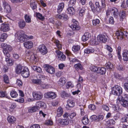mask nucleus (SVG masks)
<instances>
[{"instance_id": "nucleus-23", "label": "nucleus", "mask_w": 128, "mask_h": 128, "mask_svg": "<svg viewBox=\"0 0 128 128\" xmlns=\"http://www.w3.org/2000/svg\"><path fill=\"white\" fill-rule=\"evenodd\" d=\"M123 59L124 61H128V50H124L122 53Z\"/></svg>"}, {"instance_id": "nucleus-4", "label": "nucleus", "mask_w": 128, "mask_h": 128, "mask_svg": "<svg viewBox=\"0 0 128 128\" xmlns=\"http://www.w3.org/2000/svg\"><path fill=\"white\" fill-rule=\"evenodd\" d=\"M116 100L117 103L118 104H120L123 106L124 107L128 106V100L124 99L122 96H118Z\"/></svg>"}, {"instance_id": "nucleus-50", "label": "nucleus", "mask_w": 128, "mask_h": 128, "mask_svg": "<svg viewBox=\"0 0 128 128\" xmlns=\"http://www.w3.org/2000/svg\"><path fill=\"white\" fill-rule=\"evenodd\" d=\"M24 18L26 22L28 23L31 22V17L28 15L26 14L24 16Z\"/></svg>"}, {"instance_id": "nucleus-54", "label": "nucleus", "mask_w": 128, "mask_h": 128, "mask_svg": "<svg viewBox=\"0 0 128 128\" xmlns=\"http://www.w3.org/2000/svg\"><path fill=\"white\" fill-rule=\"evenodd\" d=\"M70 27L72 30H79L80 28L78 24L76 25H71Z\"/></svg>"}, {"instance_id": "nucleus-35", "label": "nucleus", "mask_w": 128, "mask_h": 128, "mask_svg": "<svg viewBox=\"0 0 128 128\" xmlns=\"http://www.w3.org/2000/svg\"><path fill=\"white\" fill-rule=\"evenodd\" d=\"M32 68L34 70H36L37 72H40L42 71V68L40 67L35 66H31Z\"/></svg>"}, {"instance_id": "nucleus-64", "label": "nucleus", "mask_w": 128, "mask_h": 128, "mask_svg": "<svg viewBox=\"0 0 128 128\" xmlns=\"http://www.w3.org/2000/svg\"><path fill=\"white\" fill-rule=\"evenodd\" d=\"M30 128H40V126L38 124H34L31 126H30Z\"/></svg>"}, {"instance_id": "nucleus-38", "label": "nucleus", "mask_w": 128, "mask_h": 128, "mask_svg": "<svg viewBox=\"0 0 128 128\" xmlns=\"http://www.w3.org/2000/svg\"><path fill=\"white\" fill-rule=\"evenodd\" d=\"M82 122L84 124L86 125L88 123L89 121L87 117L86 116L83 118Z\"/></svg>"}, {"instance_id": "nucleus-41", "label": "nucleus", "mask_w": 128, "mask_h": 128, "mask_svg": "<svg viewBox=\"0 0 128 128\" xmlns=\"http://www.w3.org/2000/svg\"><path fill=\"white\" fill-rule=\"evenodd\" d=\"M66 86L67 89L72 88L74 87V85L70 81L68 82L66 84Z\"/></svg>"}, {"instance_id": "nucleus-58", "label": "nucleus", "mask_w": 128, "mask_h": 128, "mask_svg": "<svg viewBox=\"0 0 128 128\" xmlns=\"http://www.w3.org/2000/svg\"><path fill=\"white\" fill-rule=\"evenodd\" d=\"M4 80L5 82L6 83H9V78L6 75H4L3 76Z\"/></svg>"}, {"instance_id": "nucleus-36", "label": "nucleus", "mask_w": 128, "mask_h": 128, "mask_svg": "<svg viewBox=\"0 0 128 128\" xmlns=\"http://www.w3.org/2000/svg\"><path fill=\"white\" fill-rule=\"evenodd\" d=\"M86 9L84 7H82L79 10V14L80 17H82L84 14Z\"/></svg>"}, {"instance_id": "nucleus-5", "label": "nucleus", "mask_w": 128, "mask_h": 128, "mask_svg": "<svg viewBox=\"0 0 128 128\" xmlns=\"http://www.w3.org/2000/svg\"><path fill=\"white\" fill-rule=\"evenodd\" d=\"M44 96L47 98L53 99L56 97V95L55 92L50 91L45 93Z\"/></svg>"}, {"instance_id": "nucleus-49", "label": "nucleus", "mask_w": 128, "mask_h": 128, "mask_svg": "<svg viewBox=\"0 0 128 128\" xmlns=\"http://www.w3.org/2000/svg\"><path fill=\"white\" fill-rule=\"evenodd\" d=\"M74 67L76 70H78L79 69L82 70V65L80 63L76 64L74 66Z\"/></svg>"}, {"instance_id": "nucleus-21", "label": "nucleus", "mask_w": 128, "mask_h": 128, "mask_svg": "<svg viewBox=\"0 0 128 128\" xmlns=\"http://www.w3.org/2000/svg\"><path fill=\"white\" fill-rule=\"evenodd\" d=\"M90 36V33L88 32L85 33L82 37V40L84 42H86L88 40Z\"/></svg>"}, {"instance_id": "nucleus-45", "label": "nucleus", "mask_w": 128, "mask_h": 128, "mask_svg": "<svg viewBox=\"0 0 128 128\" xmlns=\"http://www.w3.org/2000/svg\"><path fill=\"white\" fill-rule=\"evenodd\" d=\"M66 53L69 59H70L71 58V57L73 56V54L70 51L68 50H66Z\"/></svg>"}, {"instance_id": "nucleus-42", "label": "nucleus", "mask_w": 128, "mask_h": 128, "mask_svg": "<svg viewBox=\"0 0 128 128\" xmlns=\"http://www.w3.org/2000/svg\"><path fill=\"white\" fill-rule=\"evenodd\" d=\"M98 68L99 67L93 66H91L90 69L92 71L94 72H96L97 73Z\"/></svg>"}, {"instance_id": "nucleus-29", "label": "nucleus", "mask_w": 128, "mask_h": 128, "mask_svg": "<svg viewBox=\"0 0 128 128\" xmlns=\"http://www.w3.org/2000/svg\"><path fill=\"white\" fill-rule=\"evenodd\" d=\"M23 69L22 66L20 65H18L16 68V73L18 74H21Z\"/></svg>"}, {"instance_id": "nucleus-6", "label": "nucleus", "mask_w": 128, "mask_h": 128, "mask_svg": "<svg viewBox=\"0 0 128 128\" xmlns=\"http://www.w3.org/2000/svg\"><path fill=\"white\" fill-rule=\"evenodd\" d=\"M38 50L43 55L45 54L48 52L47 48L44 44L39 45L38 47Z\"/></svg>"}, {"instance_id": "nucleus-1", "label": "nucleus", "mask_w": 128, "mask_h": 128, "mask_svg": "<svg viewBox=\"0 0 128 128\" xmlns=\"http://www.w3.org/2000/svg\"><path fill=\"white\" fill-rule=\"evenodd\" d=\"M1 48L3 49V53L6 56V61L7 62L9 60L10 56L8 52H11L12 50V48L10 45L4 43L1 44Z\"/></svg>"}, {"instance_id": "nucleus-33", "label": "nucleus", "mask_w": 128, "mask_h": 128, "mask_svg": "<svg viewBox=\"0 0 128 128\" xmlns=\"http://www.w3.org/2000/svg\"><path fill=\"white\" fill-rule=\"evenodd\" d=\"M80 47L79 46L77 45L73 46L72 48V50L74 53L76 54L80 50Z\"/></svg>"}, {"instance_id": "nucleus-52", "label": "nucleus", "mask_w": 128, "mask_h": 128, "mask_svg": "<svg viewBox=\"0 0 128 128\" xmlns=\"http://www.w3.org/2000/svg\"><path fill=\"white\" fill-rule=\"evenodd\" d=\"M36 16L38 19L42 20H43L44 18V16L39 12H36Z\"/></svg>"}, {"instance_id": "nucleus-31", "label": "nucleus", "mask_w": 128, "mask_h": 128, "mask_svg": "<svg viewBox=\"0 0 128 128\" xmlns=\"http://www.w3.org/2000/svg\"><path fill=\"white\" fill-rule=\"evenodd\" d=\"M94 48H87L84 50V52L87 54L92 53L94 52Z\"/></svg>"}, {"instance_id": "nucleus-9", "label": "nucleus", "mask_w": 128, "mask_h": 128, "mask_svg": "<svg viewBox=\"0 0 128 128\" xmlns=\"http://www.w3.org/2000/svg\"><path fill=\"white\" fill-rule=\"evenodd\" d=\"M56 56L60 60L62 61L66 59V56L62 52L58 50H56Z\"/></svg>"}, {"instance_id": "nucleus-51", "label": "nucleus", "mask_w": 128, "mask_h": 128, "mask_svg": "<svg viewBox=\"0 0 128 128\" xmlns=\"http://www.w3.org/2000/svg\"><path fill=\"white\" fill-rule=\"evenodd\" d=\"M38 110V108L35 106L30 108L28 109V111L30 112H33L36 111Z\"/></svg>"}, {"instance_id": "nucleus-61", "label": "nucleus", "mask_w": 128, "mask_h": 128, "mask_svg": "<svg viewBox=\"0 0 128 128\" xmlns=\"http://www.w3.org/2000/svg\"><path fill=\"white\" fill-rule=\"evenodd\" d=\"M100 23V20L98 19H96L92 20V23L94 25H96Z\"/></svg>"}, {"instance_id": "nucleus-48", "label": "nucleus", "mask_w": 128, "mask_h": 128, "mask_svg": "<svg viewBox=\"0 0 128 128\" xmlns=\"http://www.w3.org/2000/svg\"><path fill=\"white\" fill-rule=\"evenodd\" d=\"M67 105L70 107H72L74 106V103L73 101L68 100L67 101Z\"/></svg>"}, {"instance_id": "nucleus-14", "label": "nucleus", "mask_w": 128, "mask_h": 128, "mask_svg": "<svg viewBox=\"0 0 128 128\" xmlns=\"http://www.w3.org/2000/svg\"><path fill=\"white\" fill-rule=\"evenodd\" d=\"M56 17L57 18L65 20H66L68 19L67 15L65 13H63L61 15L58 14L56 15Z\"/></svg>"}, {"instance_id": "nucleus-10", "label": "nucleus", "mask_w": 128, "mask_h": 128, "mask_svg": "<svg viewBox=\"0 0 128 128\" xmlns=\"http://www.w3.org/2000/svg\"><path fill=\"white\" fill-rule=\"evenodd\" d=\"M44 66L47 72L51 74H54V73L55 69L52 66L47 64L44 65Z\"/></svg>"}, {"instance_id": "nucleus-34", "label": "nucleus", "mask_w": 128, "mask_h": 128, "mask_svg": "<svg viewBox=\"0 0 128 128\" xmlns=\"http://www.w3.org/2000/svg\"><path fill=\"white\" fill-rule=\"evenodd\" d=\"M0 97L6 98H10L8 96L6 92H3L2 91H0Z\"/></svg>"}, {"instance_id": "nucleus-12", "label": "nucleus", "mask_w": 128, "mask_h": 128, "mask_svg": "<svg viewBox=\"0 0 128 128\" xmlns=\"http://www.w3.org/2000/svg\"><path fill=\"white\" fill-rule=\"evenodd\" d=\"M23 77L25 78H28L30 75V73L28 68L25 67L23 68L22 72L21 73Z\"/></svg>"}, {"instance_id": "nucleus-16", "label": "nucleus", "mask_w": 128, "mask_h": 128, "mask_svg": "<svg viewBox=\"0 0 128 128\" xmlns=\"http://www.w3.org/2000/svg\"><path fill=\"white\" fill-rule=\"evenodd\" d=\"M58 123L63 126H66L69 124L68 120L66 118H60L58 120Z\"/></svg>"}, {"instance_id": "nucleus-22", "label": "nucleus", "mask_w": 128, "mask_h": 128, "mask_svg": "<svg viewBox=\"0 0 128 128\" xmlns=\"http://www.w3.org/2000/svg\"><path fill=\"white\" fill-rule=\"evenodd\" d=\"M7 120L10 123L13 124L15 122L16 119L14 116H9L7 117Z\"/></svg>"}, {"instance_id": "nucleus-56", "label": "nucleus", "mask_w": 128, "mask_h": 128, "mask_svg": "<svg viewBox=\"0 0 128 128\" xmlns=\"http://www.w3.org/2000/svg\"><path fill=\"white\" fill-rule=\"evenodd\" d=\"M61 96L63 98H65L69 96V95L64 91H63L61 94Z\"/></svg>"}, {"instance_id": "nucleus-39", "label": "nucleus", "mask_w": 128, "mask_h": 128, "mask_svg": "<svg viewBox=\"0 0 128 128\" xmlns=\"http://www.w3.org/2000/svg\"><path fill=\"white\" fill-rule=\"evenodd\" d=\"M105 66L108 69L111 70L113 68V64L109 62L106 63L105 64Z\"/></svg>"}, {"instance_id": "nucleus-15", "label": "nucleus", "mask_w": 128, "mask_h": 128, "mask_svg": "<svg viewBox=\"0 0 128 128\" xmlns=\"http://www.w3.org/2000/svg\"><path fill=\"white\" fill-rule=\"evenodd\" d=\"M36 106L38 108V110L40 108H45L46 107V104L45 103L41 101L37 102L36 104Z\"/></svg>"}, {"instance_id": "nucleus-40", "label": "nucleus", "mask_w": 128, "mask_h": 128, "mask_svg": "<svg viewBox=\"0 0 128 128\" xmlns=\"http://www.w3.org/2000/svg\"><path fill=\"white\" fill-rule=\"evenodd\" d=\"M8 36L7 34L6 33H3L2 34L0 38V40L2 42H3L6 40Z\"/></svg>"}, {"instance_id": "nucleus-26", "label": "nucleus", "mask_w": 128, "mask_h": 128, "mask_svg": "<svg viewBox=\"0 0 128 128\" xmlns=\"http://www.w3.org/2000/svg\"><path fill=\"white\" fill-rule=\"evenodd\" d=\"M68 13L71 16L74 14L75 12V11L73 7H70L67 9Z\"/></svg>"}, {"instance_id": "nucleus-24", "label": "nucleus", "mask_w": 128, "mask_h": 128, "mask_svg": "<svg viewBox=\"0 0 128 128\" xmlns=\"http://www.w3.org/2000/svg\"><path fill=\"white\" fill-rule=\"evenodd\" d=\"M30 6L32 10L36 9L37 6L36 2L34 0H31L30 2Z\"/></svg>"}, {"instance_id": "nucleus-32", "label": "nucleus", "mask_w": 128, "mask_h": 128, "mask_svg": "<svg viewBox=\"0 0 128 128\" xmlns=\"http://www.w3.org/2000/svg\"><path fill=\"white\" fill-rule=\"evenodd\" d=\"M18 25L20 28L21 29L23 28L26 26V22L24 20H21L18 23Z\"/></svg>"}, {"instance_id": "nucleus-60", "label": "nucleus", "mask_w": 128, "mask_h": 128, "mask_svg": "<svg viewBox=\"0 0 128 128\" xmlns=\"http://www.w3.org/2000/svg\"><path fill=\"white\" fill-rule=\"evenodd\" d=\"M126 15L125 12L124 11H121L120 13V16L122 18H125Z\"/></svg>"}, {"instance_id": "nucleus-46", "label": "nucleus", "mask_w": 128, "mask_h": 128, "mask_svg": "<svg viewBox=\"0 0 128 128\" xmlns=\"http://www.w3.org/2000/svg\"><path fill=\"white\" fill-rule=\"evenodd\" d=\"M42 81L40 79H33L32 80V82L33 83L39 86Z\"/></svg>"}, {"instance_id": "nucleus-13", "label": "nucleus", "mask_w": 128, "mask_h": 128, "mask_svg": "<svg viewBox=\"0 0 128 128\" xmlns=\"http://www.w3.org/2000/svg\"><path fill=\"white\" fill-rule=\"evenodd\" d=\"M0 29L1 31L3 32L8 31L10 29L9 24L5 23L2 24Z\"/></svg>"}, {"instance_id": "nucleus-28", "label": "nucleus", "mask_w": 128, "mask_h": 128, "mask_svg": "<svg viewBox=\"0 0 128 128\" xmlns=\"http://www.w3.org/2000/svg\"><path fill=\"white\" fill-rule=\"evenodd\" d=\"M111 14H112L114 16H118V9L115 8H113L111 9Z\"/></svg>"}, {"instance_id": "nucleus-53", "label": "nucleus", "mask_w": 128, "mask_h": 128, "mask_svg": "<svg viewBox=\"0 0 128 128\" xmlns=\"http://www.w3.org/2000/svg\"><path fill=\"white\" fill-rule=\"evenodd\" d=\"M70 27L72 30H79L80 28L78 24L76 25H71Z\"/></svg>"}, {"instance_id": "nucleus-57", "label": "nucleus", "mask_w": 128, "mask_h": 128, "mask_svg": "<svg viewBox=\"0 0 128 128\" xmlns=\"http://www.w3.org/2000/svg\"><path fill=\"white\" fill-rule=\"evenodd\" d=\"M121 49V48L120 46H119L118 47L117 54L119 59H121L122 58L121 56L120 55Z\"/></svg>"}, {"instance_id": "nucleus-25", "label": "nucleus", "mask_w": 128, "mask_h": 128, "mask_svg": "<svg viewBox=\"0 0 128 128\" xmlns=\"http://www.w3.org/2000/svg\"><path fill=\"white\" fill-rule=\"evenodd\" d=\"M106 72V70L105 68L104 67H99L98 72V74L103 75L105 74Z\"/></svg>"}, {"instance_id": "nucleus-20", "label": "nucleus", "mask_w": 128, "mask_h": 128, "mask_svg": "<svg viewBox=\"0 0 128 128\" xmlns=\"http://www.w3.org/2000/svg\"><path fill=\"white\" fill-rule=\"evenodd\" d=\"M116 35L118 37V39L122 40L124 37V32L120 30L117 31L116 33Z\"/></svg>"}, {"instance_id": "nucleus-7", "label": "nucleus", "mask_w": 128, "mask_h": 128, "mask_svg": "<svg viewBox=\"0 0 128 128\" xmlns=\"http://www.w3.org/2000/svg\"><path fill=\"white\" fill-rule=\"evenodd\" d=\"M107 36L106 34H99L97 37L98 40L99 42H105L107 41Z\"/></svg>"}, {"instance_id": "nucleus-11", "label": "nucleus", "mask_w": 128, "mask_h": 128, "mask_svg": "<svg viewBox=\"0 0 128 128\" xmlns=\"http://www.w3.org/2000/svg\"><path fill=\"white\" fill-rule=\"evenodd\" d=\"M3 4L4 10L6 13H10L11 11V9L10 6L5 1L3 0Z\"/></svg>"}, {"instance_id": "nucleus-3", "label": "nucleus", "mask_w": 128, "mask_h": 128, "mask_svg": "<svg viewBox=\"0 0 128 128\" xmlns=\"http://www.w3.org/2000/svg\"><path fill=\"white\" fill-rule=\"evenodd\" d=\"M122 87L118 85H116L112 89V94L118 96L122 94Z\"/></svg>"}, {"instance_id": "nucleus-17", "label": "nucleus", "mask_w": 128, "mask_h": 128, "mask_svg": "<svg viewBox=\"0 0 128 128\" xmlns=\"http://www.w3.org/2000/svg\"><path fill=\"white\" fill-rule=\"evenodd\" d=\"M23 44L24 46L27 49L31 48L33 46L32 42L30 41L24 42Z\"/></svg>"}, {"instance_id": "nucleus-63", "label": "nucleus", "mask_w": 128, "mask_h": 128, "mask_svg": "<svg viewBox=\"0 0 128 128\" xmlns=\"http://www.w3.org/2000/svg\"><path fill=\"white\" fill-rule=\"evenodd\" d=\"M101 81L102 83L104 85L108 82L106 78V77H104L102 78V79Z\"/></svg>"}, {"instance_id": "nucleus-43", "label": "nucleus", "mask_w": 128, "mask_h": 128, "mask_svg": "<svg viewBox=\"0 0 128 128\" xmlns=\"http://www.w3.org/2000/svg\"><path fill=\"white\" fill-rule=\"evenodd\" d=\"M11 96L12 98H16L18 96L17 92L14 90L11 91L10 93Z\"/></svg>"}, {"instance_id": "nucleus-47", "label": "nucleus", "mask_w": 128, "mask_h": 128, "mask_svg": "<svg viewBox=\"0 0 128 128\" xmlns=\"http://www.w3.org/2000/svg\"><path fill=\"white\" fill-rule=\"evenodd\" d=\"M99 42L97 41L96 39H92L90 41V43L91 44L93 45H96L99 44Z\"/></svg>"}, {"instance_id": "nucleus-37", "label": "nucleus", "mask_w": 128, "mask_h": 128, "mask_svg": "<svg viewBox=\"0 0 128 128\" xmlns=\"http://www.w3.org/2000/svg\"><path fill=\"white\" fill-rule=\"evenodd\" d=\"M40 86L41 88L43 89L47 88L49 86L47 84L42 81L41 82V83L40 85Z\"/></svg>"}, {"instance_id": "nucleus-27", "label": "nucleus", "mask_w": 128, "mask_h": 128, "mask_svg": "<svg viewBox=\"0 0 128 128\" xmlns=\"http://www.w3.org/2000/svg\"><path fill=\"white\" fill-rule=\"evenodd\" d=\"M64 6V3L62 2L60 4L57 9V12L58 13H60L62 10Z\"/></svg>"}, {"instance_id": "nucleus-8", "label": "nucleus", "mask_w": 128, "mask_h": 128, "mask_svg": "<svg viewBox=\"0 0 128 128\" xmlns=\"http://www.w3.org/2000/svg\"><path fill=\"white\" fill-rule=\"evenodd\" d=\"M32 95L33 98L34 99L39 100L41 99L43 97V94L40 92H32Z\"/></svg>"}, {"instance_id": "nucleus-19", "label": "nucleus", "mask_w": 128, "mask_h": 128, "mask_svg": "<svg viewBox=\"0 0 128 128\" xmlns=\"http://www.w3.org/2000/svg\"><path fill=\"white\" fill-rule=\"evenodd\" d=\"M66 82V79L64 77H62L58 82V83L59 86H64Z\"/></svg>"}, {"instance_id": "nucleus-55", "label": "nucleus", "mask_w": 128, "mask_h": 128, "mask_svg": "<svg viewBox=\"0 0 128 128\" xmlns=\"http://www.w3.org/2000/svg\"><path fill=\"white\" fill-rule=\"evenodd\" d=\"M89 4L91 8L92 11L94 12H95V7L94 4L92 3V2L90 1L89 2Z\"/></svg>"}, {"instance_id": "nucleus-59", "label": "nucleus", "mask_w": 128, "mask_h": 128, "mask_svg": "<svg viewBox=\"0 0 128 128\" xmlns=\"http://www.w3.org/2000/svg\"><path fill=\"white\" fill-rule=\"evenodd\" d=\"M55 44L57 47L58 49H60L62 48V46L61 44L59 43V41L56 40L55 42Z\"/></svg>"}, {"instance_id": "nucleus-2", "label": "nucleus", "mask_w": 128, "mask_h": 128, "mask_svg": "<svg viewBox=\"0 0 128 128\" xmlns=\"http://www.w3.org/2000/svg\"><path fill=\"white\" fill-rule=\"evenodd\" d=\"M15 36L21 42L27 40L29 38L32 39L33 38L32 36L28 37L25 34L24 32L22 30H20L17 32L15 34Z\"/></svg>"}, {"instance_id": "nucleus-18", "label": "nucleus", "mask_w": 128, "mask_h": 128, "mask_svg": "<svg viewBox=\"0 0 128 128\" xmlns=\"http://www.w3.org/2000/svg\"><path fill=\"white\" fill-rule=\"evenodd\" d=\"M63 108L61 107H59L56 110V118L57 119L58 118L60 117L63 114Z\"/></svg>"}, {"instance_id": "nucleus-30", "label": "nucleus", "mask_w": 128, "mask_h": 128, "mask_svg": "<svg viewBox=\"0 0 128 128\" xmlns=\"http://www.w3.org/2000/svg\"><path fill=\"white\" fill-rule=\"evenodd\" d=\"M95 5L96 6L95 8V12H100L101 10V6H100L99 2H96L95 3Z\"/></svg>"}, {"instance_id": "nucleus-44", "label": "nucleus", "mask_w": 128, "mask_h": 128, "mask_svg": "<svg viewBox=\"0 0 128 128\" xmlns=\"http://www.w3.org/2000/svg\"><path fill=\"white\" fill-rule=\"evenodd\" d=\"M116 123L113 119H110L106 122V124L108 125H111L114 124Z\"/></svg>"}, {"instance_id": "nucleus-62", "label": "nucleus", "mask_w": 128, "mask_h": 128, "mask_svg": "<svg viewBox=\"0 0 128 128\" xmlns=\"http://www.w3.org/2000/svg\"><path fill=\"white\" fill-rule=\"evenodd\" d=\"M44 124L46 125H52L53 124V122L51 120H48L45 122Z\"/></svg>"}]
</instances>
